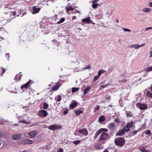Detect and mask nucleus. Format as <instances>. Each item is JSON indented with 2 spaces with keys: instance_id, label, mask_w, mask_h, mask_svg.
Returning <instances> with one entry per match:
<instances>
[{
  "instance_id": "nucleus-1",
  "label": "nucleus",
  "mask_w": 152,
  "mask_h": 152,
  "mask_svg": "<svg viewBox=\"0 0 152 152\" xmlns=\"http://www.w3.org/2000/svg\"><path fill=\"white\" fill-rule=\"evenodd\" d=\"M115 142L117 145L122 146L125 144V140L123 138L118 137L115 140Z\"/></svg>"
},
{
  "instance_id": "nucleus-2",
  "label": "nucleus",
  "mask_w": 152,
  "mask_h": 152,
  "mask_svg": "<svg viewBox=\"0 0 152 152\" xmlns=\"http://www.w3.org/2000/svg\"><path fill=\"white\" fill-rule=\"evenodd\" d=\"M61 126L59 124H53L48 126V128L51 130H55L61 129Z\"/></svg>"
},
{
  "instance_id": "nucleus-3",
  "label": "nucleus",
  "mask_w": 152,
  "mask_h": 152,
  "mask_svg": "<svg viewBox=\"0 0 152 152\" xmlns=\"http://www.w3.org/2000/svg\"><path fill=\"white\" fill-rule=\"evenodd\" d=\"M38 115L40 117H45L47 115L48 113L46 110H41L38 112Z\"/></svg>"
},
{
  "instance_id": "nucleus-4",
  "label": "nucleus",
  "mask_w": 152,
  "mask_h": 152,
  "mask_svg": "<svg viewBox=\"0 0 152 152\" xmlns=\"http://www.w3.org/2000/svg\"><path fill=\"white\" fill-rule=\"evenodd\" d=\"M108 134L104 132L101 133L99 138V139L101 140H104L107 139L108 137Z\"/></svg>"
},
{
  "instance_id": "nucleus-5",
  "label": "nucleus",
  "mask_w": 152,
  "mask_h": 152,
  "mask_svg": "<svg viewBox=\"0 0 152 152\" xmlns=\"http://www.w3.org/2000/svg\"><path fill=\"white\" fill-rule=\"evenodd\" d=\"M20 142L23 144H30L33 143V141L28 139H25L21 140Z\"/></svg>"
},
{
  "instance_id": "nucleus-6",
  "label": "nucleus",
  "mask_w": 152,
  "mask_h": 152,
  "mask_svg": "<svg viewBox=\"0 0 152 152\" xmlns=\"http://www.w3.org/2000/svg\"><path fill=\"white\" fill-rule=\"evenodd\" d=\"M134 124V122L131 121L127 124L126 126L124 128L125 130L128 132L130 130V128L132 127Z\"/></svg>"
},
{
  "instance_id": "nucleus-7",
  "label": "nucleus",
  "mask_w": 152,
  "mask_h": 152,
  "mask_svg": "<svg viewBox=\"0 0 152 152\" xmlns=\"http://www.w3.org/2000/svg\"><path fill=\"white\" fill-rule=\"evenodd\" d=\"M38 134V132L36 130L30 132L28 134L29 136V138H33L36 136Z\"/></svg>"
},
{
  "instance_id": "nucleus-8",
  "label": "nucleus",
  "mask_w": 152,
  "mask_h": 152,
  "mask_svg": "<svg viewBox=\"0 0 152 152\" xmlns=\"http://www.w3.org/2000/svg\"><path fill=\"white\" fill-rule=\"evenodd\" d=\"M22 135L19 134H15L12 135V139L14 140H18L20 139Z\"/></svg>"
},
{
  "instance_id": "nucleus-9",
  "label": "nucleus",
  "mask_w": 152,
  "mask_h": 152,
  "mask_svg": "<svg viewBox=\"0 0 152 152\" xmlns=\"http://www.w3.org/2000/svg\"><path fill=\"white\" fill-rule=\"evenodd\" d=\"M137 106L141 110H145L146 109L147 107V106L146 105L140 103L137 104Z\"/></svg>"
},
{
  "instance_id": "nucleus-10",
  "label": "nucleus",
  "mask_w": 152,
  "mask_h": 152,
  "mask_svg": "<svg viewBox=\"0 0 152 152\" xmlns=\"http://www.w3.org/2000/svg\"><path fill=\"white\" fill-rule=\"evenodd\" d=\"M142 11L145 13H149L151 12L152 10L149 7H144L142 9Z\"/></svg>"
},
{
  "instance_id": "nucleus-11",
  "label": "nucleus",
  "mask_w": 152,
  "mask_h": 152,
  "mask_svg": "<svg viewBox=\"0 0 152 152\" xmlns=\"http://www.w3.org/2000/svg\"><path fill=\"white\" fill-rule=\"evenodd\" d=\"M31 80H30L27 83L21 86V89H23L24 88L28 87L31 85Z\"/></svg>"
},
{
  "instance_id": "nucleus-12",
  "label": "nucleus",
  "mask_w": 152,
  "mask_h": 152,
  "mask_svg": "<svg viewBox=\"0 0 152 152\" xmlns=\"http://www.w3.org/2000/svg\"><path fill=\"white\" fill-rule=\"evenodd\" d=\"M78 132L81 133L83 134L85 136H86L88 134V132L86 129H81L79 130Z\"/></svg>"
},
{
  "instance_id": "nucleus-13",
  "label": "nucleus",
  "mask_w": 152,
  "mask_h": 152,
  "mask_svg": "<svg viewBox=\"0 0 152 152\" xmlns=\"http://www.w3.org/2000/svg\"><path fill=\"white\" fill-rule=\"evenodd\" d=\"M116 126V124L114 123L110 124L108 126V128L111 130H114Z\"/></svg>"
},
{
  "instance_id": "nucleus-14",
  "label": "nucleus",
  "mask_w": 152,
  "mask_h": 152,
  "mask_svg": "<svg viewBox=\"0 0 152 152\" xmlns=\"http://www.w3.org/2000/svg\"><path fill=\"white\" fill-rule=\"evenodd\" d=\"M126 132H127V131L125 130V128H124L123 129L120 130L117 133V135L119 136L123 135Z\"/></svg>"
},
{
  "instance_id": "nucleus-15",
  "label": "nucleus",
  "mask_w": 152,
  "mask_h": 152,
  "mask_svg": "<svg viewBox=\"0 0 152 152\" xmlns=\"http://www.w3.org/2000/svg\"><path fill=\"white\" fill-rule=\"evenodd\" d=\"M40 10V9L39 8H37L35 7H34L33 8V14L36 13L38 12Z\"/></svg>"
},
{
  "instance_id": "nucleus-16",
  "label": "nucleus",
  "mask_w": 152,
  "mask_h": 152,
  "mask_svg": "<svg viewBox=\"0 0 152 152\" xmlns=\"http://www.w3.org/2000/svg\"><path fill=\"white\" fill-rule=\"evenodd\" d=\"M77 103L76 102H72L70 105V106L73 109L77 106Z\"/></svg>"
},
{
  "instance_id": "nucleus-17",
  "label": "nucleus",
  "mask_w": 152,
  "mask_h": 152,
  "mask_svg": "<svg viewBox=\"0 0 152 152\" xmlns=\"http://www.w3.org/2000/svg\"><path fill=\"white\" fill-rule=\"evenodd\" d=\"M145 72H148L152 71V66H148L144 69Z\"/></svg>"
},
{
  "instance_id": "nucleus-18",
  "label": "nucleus",
  "mask_w": 152,
  "mask_h": 152,
  "mask_svg": "<svg viewBox=\"0 0 152 152\" xmlns=\"http://www.w3.org/2000/svg\"><path fill=\"white\" fill-rule=\"evenodd\" d=\"M102 130L103 129H100L96 132L94 137L95 138L97 137L101 133V132H102Z\"/></svg>"
},
{
  "instance_id": "nucleus-19",
  "label": "nucleus",
  "mask_w": 152,
  "mask_h": 152,
  "mask_svg": "<svg viewBox=\"0 0 152 152\" xmlns=\"http://www.w3.org/2000/svg\"><path fill=\"white\" fill-rule=\"evenodd\" d=\"M90 18L89 17L85 18L82 20V21L84 23H88L90 21Z\"/></svg>"
},
{
  "instance_id": "nucleus-20",
  "label": "nucleus",
  "mask_w": 152,
  "mask_h": 152,
  "mask_svg": "<svg viewBox=\"0 0 152 152\" xmlns=\"http://www.w3.org/2000/svg\"><path fill=\"white\" fill-rule=\"evenodd\" d=\"M139 44H136L134 45H132L130 46V47L131 48H134L135 49H137L139 48Z\"/></svg>"
},
{
  "instance_id": "nucleus-21",
  "label": "nucleus",
  "mask_w": 152,
  "mask_h": 152,
  "mask_svg": "<svg viewBox=\"0 0 152 152\" xmlns=\"http://www.w3.org/2000/svg\"><path fill=\"white\" fill-rule=\"evenodd\" d=\"M55 100L57 102H59L61 100V96L60 95L56 96L55 98Z\"/></svg>"
},
{
  "instance_id": "nucleus-22",
  "label": "nucleus",
  "mask_w": 152,
  "mask_h": 152,
  "mask_svg": "<svg viewBox=\"0 0 152 152\" xmlns=\"http://www.w3.org/2000/svg\"><path fill=\"white\" fill-rule=\"evenodd\" d=\"M91 88L90 86L86 88L84 92V95L87 94L88 92V91L90 90Z\"/></svg>"
},
{
  "instance_id": "nucleus-23",
  "label": "nucleus",
  "mask_w": 152,
  "mask_h": 152,
  "mask_svg": "<svg viewBox=\"0 0 152 152\" xmlns=\"http://www.w3.org/2000/svg\"><path fill=\"white\" fill-rule=\"evenodd\" d=\"M1 122H0V124H3L4 123H10L9 121L8 120H3V119H1Z\"/></svg>"
},
{
  "instance_id": "nucleus-24",
  "label": "nucleus",
  "mask_w": 152,
  "mask_h": 152,
  "mask_svg": "<svg viewBox=\"0 0 152 152\" xmlns=\"http://www.w3.org/2000/svg\"><path fill=\"white\" fill-rule=\"evenodd\" d=\"M99 121L100 122H102L105 120V118L103 116H101L99 118Z\"/></svg>"
},
{
  "instance_id": "nucleus-25",
  "label": "nucleus",
  "mask_w": 152,
  "mask_h": 152,
  "mask_svg": "<svg viewBox=\"0 0 152 152\" xmlns=\"http://www.w3.org/2000/svg\"><path fill=\"white\" fill-rule=\"evenodd\" d=\"M82 111L81 110H76L75 111V113L77 115H78L82 113Z\"/></svg>"
},
{
  "instance_id": "nucleus-26",
  "label": "nucleus",
  "mask_w": 152,
  "mask_h": 152,
  "mask_svg": "<svg viewBox=\"0 0 152 152\" xmlns=\"http://www.w3.org/2000/svg\"><path fill=\"white\" fill-rule=\"evenodd\" d=\"M19 122L21 123H23V124H30V123L29 122H27L25 120H20L19 121Z\"/></svg>"
},
{
  "instance_id": "nucleus-27",
  "label": "nucleus",
  "mask_w": 152,
  "mask_h": 152,
  "mask_svg": "<svg viewBox=\"0 0 152 152\" xmlns=\"http://www.w3.org/2000/svg\"><path fill=\"white\" fill-rule=\"evenodd\" d=\"M79 89V88H72V92L73 93H75Z\"/></svg>"
},
{
  "instance_id": "nucleus-28",
  "label": "nucleus",
  "mask_w": 152,
  "mask_h": 152,
  "mask_svg": "<svg viewBox=\"0 0 152 152\" xmlns=\"http://www.w3.org/2000/svg\"><path fill=\"white\" fill-rule=\"evenodd\" d=\"M58 88H59L58 86H57L56 85V86H53L52 87V90L53 91H55L57 90Z\"/></svg>"
},
{
  "instance_id": "nucleus-29",
  "label": "nucleus",
  "mask_w": 152,
  "mask_h": 152,
  "mask_svg": "<svg viewBox=\"0 0 152 152\" xmlns=\"http://www.w3.org/2000/svg\"><path fill=\"white\" fill-rule=\"evenodd\" d=\"M80 141L79 140H77L75 141H72V142L73 144H74L75 145H77L78 144H79L80 142Z\"/></svg>"
},
{
  "instance_id": "nucleus-30",
  "label": "nucleus",
  "mask_w": 152,
  "mask_h": 152,
  "mask_svg": "<svg viewBox=\"0 0 152 152\" xmlns=\"http://www.w3.org/2000/svg\"><path fill=\"white\" fill-rule=\"evenodd\" d=\"M48 107V105L46 103H44L43 104V108L44 109H47Z\"/></svg>"
},
{
  "instance_id": "nucleus-31",
  "label": "nucleus",
  "mask_w": 152,
  "mask_h": 152,
  "mask_svg": "<svg viewBox=\"0 0 152 152\" xmlns=\"http://www.w3.org/2000/svg\"><path fill=\"white\" fill-rule=\"evenodd\" d=\"M66 10L67 11V12L69 10H74V8L71 6H69L67 7L66 8Z\"/></svg>"
},
{
  "instance_id": "nucleus-32",
  "label": "nucleus",
  "mask_w": 152,
  "mask_h": 152,
  "mask_svg": "<svg viewBox=\"0 0 152 152\" xmlns=\"http://www.w3.org/2000/svg\"><path fill=\"white\" fill-rule=\"evenodd\" d=\"M146 96L151 97H152V93L150 91H148L146 93Z\"/></svg>"
},
{
  "instance_id": "nucleus-33",
  "label": "nucleus",
  "mask_w": 152,
  "mask_h": 152,
  "mask_svg": "<svg viewBox=\"0 0 152 152\" xmlns=\"http://www.w3.org/2000/svg\"><path fill=\"white\" fill-rule=\"evenodd\" d=\"M104 71L103 70H101L99 71L98 72V75H99V77L102 74L104 73Z\"/></svg>"
},
{
  "instance_id": "nucleus-34",
  "label": "nucleus",
  "mask_w": 152,
  "mask_h": 152,
  "mask_svg": "<svg viewBox=\"0 0 152 152\" xmlns=\"http://www.w3.org/2000/svg\"><path fill=\"white\" fill-rule=\"evenodd\" d=\"M22 75H17L16 76V77L15 79L16 80H17L18 79L20 80V79Z\"/></svg>"
},
{
  "instance_id": "nucleus-35",
  "label": "nucleus",
  "mask_w": 152,
  "mask_h": 152,
  "mask_svg": "<svg viewBox=\"0 0 152 152\" xmlns=\"http://www.w3.org/2000/svg\"><path fill=\"white\" fill-rule=\"evenodd\" d=\"M64 20H65L64 18H62L60 20V21H59L57 23L58 24H60V23H62L64 21Z\"/></svg>"
},
{
  "instance_id": "nucleus-36",
  "label": "nucleus",
  "mask_w": 152,
  "mask_h": 152,
  "mask_svg": "<svg viewBox=\"0 0 152 152\" xmlns=\"http://www.w3.org/2000/svg\"><path fill=\"white\" fill-rule=\"evenodd\" d=\"M93 4L92 5V7L94 9H96L98 5L97 3H93Z\"/></svg>"
},
{
  "instance_id": "nucleus-37",
  "label": "nucleus",
  "mask_w": 152,
  "mask_h": 152,
  "mask_svg": "<svg viewBox=\"0 0 152 152\" xmlns=\"http://www.w3.org/2000/svg\"><path fill=\"white\" fill-rule=\"evenodd\" d=\"M101 148L99 145H95L94 147V149L95 150H98Z\"/></svg>"
},
{
  "instance_id": "nucleus-38",
  "label": "nucleus",
  "mask_w": 152,
  "mask_h": 152,
  "mask_svg": "<svg viewBox=\"0 0 152 152\" xmlns=\"http://www.w3.org/2000/svg\"><path fill=\"white\" fill-rule=\"evenodd\" d=\"M91 67V66L90 65H86L85 67L84 68L83 70H85L86 69H89Z\"/></svg>"
},
{
  "instance_id": "nucleus-39",
  "label": "nucleus",
  "mask_w": 152,
  "mask_h": 152,
  "mask_svg": "<svg viewBox=\"0 0 152 152\" xmlns=\"http://www.w3.org/2000/svg\"><path fill=\"white\" fill-rule=\"evenodd\" d=\"M141 151L142 152H149L148 150H146L144 148H142L141 150Z\"/></svg>"
},
{
  "instance_id": "nucleus-40",
  "label": "nucleus",
  "mask_w": 152,
  "mask_h": 152,
  "mask_svg": "<svg viewBox=\"0 0 152 152\" xmlns=\"http://www.w3.org/2000/svg\"><path fill=\"white\" fill-rule=\"evenodd\" d=\"M112 12L111 11H108L106 13V15H107L108 17H109V16L111 15L112 14Z\"/></svg>"
},
{
  "instance_id": "nucleus-41",
  "label": "nucleus",
  "mask_w": 152,
  "mask_h": 152,
  "mask_svg": "<svg viewBox=\"0 0 152 152\" xmlns=\"http://www.w3.org/2000/svg\"><path fill=\"white\" fill-rule=\"evenodd\" d=\"M99 77V75H97L95 76L94 77V79L93 80V81H95L97 80Z\"/></svg>"
},
{
  "instance_id": "nucleus-42",
  "label": "nucleus",
  "mask_w": 152,
  "mask_h": 152,
  "mask_svg": "<svg viewBox=\"0 0 152 152\" xmlns=\"http://www.w3.org/2000/svg\"><path fill=\"white\" fill-rule=\"evenodd\" d=\"M145 134L146 135L150 134H151L150 131L149 130L146 131L145 132Z\"/></svg>"
},
{
  "instance_id": "nucleus-43",
  "label": "nucleus",
  "mask_w": 152,
  "mask_h": 152,
  "mask_svg": "<svg viewBox=\"0 0 152 152\" xmlns=\"http://www.w3.org/2000/svg\"><path fill=\"white\" fill-rule=\"evenodd\" d=\"M122 29L124 30L125 31H129L131 32V31L128 28H122Z\"/></svg>"
},
{
  "instance_id": "nucleus-44",
  "label": "nucleus",
  "mask_w": 152,
  "mask_h": 152,
  "mask_svg": "<svg viewBox=\"0 0 152 152\" xmlns=\"http://www.w3.org/2000/svg\"><path fill=\"white\" fill-rule=\"evenodd\" d=\"M137 132V131H134L132 132V134L133 135H134L136 134Z\"/></svg>"
},
{
  "instance_id": "nucleus-45",
  "label": "nucleus",
  "mask_w": 152,
  "mask_h": 152,
  "mask_svg": "<svg viewBox=\"0 0 152 152\" xmlns=\"http://www.w3.org/2000/svg\"><path fill=\"white\" fill-rule=\"evenodd\" d=\"M114 121L115 122L118 123H120L119 119L118 118H117L115 119V120Z\"/></svg>"
},
{
  "instance_id": "nucleus-46",
  "label": "nucleus",
  "mask_w": 152,
  "mask_h": 152,
  "mask_svg": "<svg viewBox=\"0 0 152 152\" xmlns=\"http://www.w3.org/2000/svg\"><path fill=\"white\" fill-rule=\"evenodd\" d=\"M126 114H127V116H128L131 117L132 116L131 113L130 112H127Z\"/></svg>"
},
{
  "instance_id": "nucleus-47",
  "label": "nucleus",
  "mask_w": 152,
  "mask_h": 152,
  "mask_svg": "<svg viewBox=\"0 0 152 152\" xmlns=\"http://www.w3.org/2000/svg\"><path fill=\"white\" fill-rule=\"evenodd\" d=\"M95 109L96 110H97L99 109V105H97L95 107Z\"/></svg>"
},
{
  "instance_id": "nucleus-48",
  "label": "nucleus",
  "mask_w": 152,
  "mask_h": 152,
  "mask_svg": "<svg viewBox=\"0 0 152 152\" xmlns=\"http://www.w3.org/2000/svg\"><path fill=\"white\" fill-rule=\"evenodd\" d=\"M148 5L149 7H152V2H150L148 3Z\"/></svg>"
},
{
  "instance_id": "nucleus-49",
  "label": "nucleus",
  "mask_w": 152,
  "mask_h": 152,
  "mask_svg": "<svg viewBox=\"0 0 152 152\" xmlns=\"http://www.w3.org/2000/svg\"><path fill=\"white\" fill-rule=\"evenodd\" d=\"M152 29V27H149L145 28V30L147 31L149 30Z\"/></svg>"
},
{
  "instance_id": "nucleus-50",
  "label": "nucleus",
  "mask_w": 152,
  "mask_h": 152,
  "mask_svg": "<svg viewBox=\"0 0 152 152\" xmlns=\"http://www.w3.org/2000/svg\"><path fill=\"white\" fill-rule=\"evenodd\" d=\"M108 85V84H107L106 85H102V86H101L100 87L101 88H105V87L107 86Z\"/></svg>"
},
{
  "instance_id": "nucleus-51",
  "label": "nucleus",
  "mask_w": 152,
  "mask_h": 152,
  "mask_svg": "<svg viewBox=\"0 0 152 152\" xmlns=\"http://www.w3.org/2000/svg\"><path fill=\"white\" fill-rule=\"evenodd\" d=\"M6 56L7 57V55L8 56V58H7V59L8 60H9V58H10V57H9V56H10V55L9 54V53H7L6 54Z\"/></svg>"
},
{
  "instance_id": "nucleus-52",
  "label": "nucleus",
  "mask_w": 152,
  "mask_h": 152,
  "mask_svg": "<svg viewBox=\"0 0 152 152\" xmlns=\"http://www.w3.org/2000/svg\"><path fill=\"white\" fill-rule=\"evenodd\" d=\"M58 152H63V150L62 148H60Z\"/></svg>"
},
{
  "instance_id": "nucleus-53",
  "label": "nucleus",
  "mask_w": 152,
  "mask_h": 152,
  "mask_svg": "<svg viewBox=\"0 0 152 152\" xmlns=\"http://www.w3.org/2000/svg\"><path fill=\"white\" fill-rule=\"evenodd\" d=\"M145 45V44L144 43H143V44H142L141 45H139V47L140 48V47H143V46H144Z\"/></svg>"
},
{
  "instance_id": "nucleus-54",
  "label": "nucleus",
  "mask_w": 152,
  "mask_h": 152,
  "mask_svg": "<svg viewBox=\"0 0 152 152\" xmlns=\"http://www.w3.org/2000/svg\"><path fill=\"white\" fill-rule=\"evenodd\" d=\"M103 129L102 132L104 131L105 132H107L108 131V130L107 129Z\"/></svg>"
},
{
  "instance_id": "nucleus-55",
  "label": "nucleus",
  "mask_w": 152,
  "mask_h": 152,
  "mask_svg": "<svg viewBox=\"0 0 152 152\" xmlns=\"http://www.w3.org/2000/svg\"><path fill=\"white\" fill-rule=\"evenodd\" d=\"M61 85L59 82H58L56 84V86H58V88L61 86Z\"/></svg>"
},
{
  "instance_id": "nucleus-56",
  "label": "nucleus",
  "mask_w": 152,
  "mask_h": 152,
  "mask_svg": "<svg viewBox=\"0 0 152 152\" xmlns=\"http://www.w3.org/2000/svg\"><path fill=\"white\" fill-rule=\"evenodd\" d=\"M110 99V96H108L105 99Z\"/></svg>"
},
{
  "instance_id": "nucleus-57",
  "label": "nucleus",
  "mask_w": 152,
  "mask_h": 152,
  "mask_svg": "<svg viewBox=\"0 0 152 152\" xmlns=\"http://www.w3.org/2000/svg\"><path fill=\"white\" fill-rule=\"evenodd\" d=\"M97 2V0H94L93 1V3H95L96 2Z\"/></svg>"
},
{
  "instance_id": "nucleus-58",
  "label": "nucleus",
  "mask_w": 152,
  "mask_h": 152,
  "mask_svg": "<svg viewBox=\"0 0 152 152\" xmlns=\"http://www.w3.org/2000/svg\"><path fill=\"white\" fill-rule=\"evenodd\" d=\"M2 70H3V71H2V74H3L4 72H5V70L3 68H2Z\"/></svg>"
},
{
  "instance_id": "nucleus-59",
  "label": "nucleus",
  "mask_w": 152,
  "mask_h": 152,
  "mask_svg": "<svg viewBox=\"0 0 152 152\" xmlns=\"http://www.w3.org/2000/svg\"><path fill=\"white\" fill-rule=\"evenodd\" d=\"M67 113V112L66 111H65L64 113V114L65 115Z\"/></svg>"
},
{
  "instance_id": "nucleus-60",
  "label": "nucleus",
  "mask_w": 152,
  "mask_h": 152,
  "mask_svg": "<svg viewBox=\"0 0 152 152\" xmlns=\"http://www.w3.org/2000/svg\"><path fill=\"white\" fill-rule=\"evenodd\" d=\"M13 15L14 16H15L16 15V12H14L13 13Z\"/></svg>"
},
{
  "instance_id": "nucleus-61",
  "label": "nucleus",
  "mask_w": 152,
  "mask_h": 152,
  "mask_svg": "<svg viewBox=\"0 0 152 152\" xmlns=\"http://www.w3.org/2000/svg\"><path fill=\"white\" fill-rule=\"evenodd\" d=\"M150 57H152V52H151V54L150 56Z\"/></svg>"
},
{
  "instance_id": "nucleus-62",
  "label": "nucleus",
  "mask_w": 152,
  "mask_h": 152,
  "mask_svg": "<svg viewBox=\"0 0 152 152\" xmlns=\"http://www.w3.org/2000/svg\"><path fill=\"white\" fill-rule=\"evenodd\" d=\"M150 89L151 90V91L152 92V85L151 86L150 88Z\"/></svg>"
},
{
  "instance_id": "nucleus-63",
  "label": "nucleus",
  "mask_w": 152,
  "mask_h": 152,
  "mask_svg": "<svg viewBox=\"0 0 152 152\" xmlns=\"http://www.w3.org/2000/svg\"><path fill=\"white\" fill-rule=\"evenodd\" d=\"M76 18V17H75V16H74V17H73V18H72V19H75Z\"/></svg>"
},
{
  "instance_id": "nucleus-64",
  "label": "nucleus",
  "mask_w": 152,
  "mask_h": 152,
  "mask_svg": "<svg viewBox=\"0 0 152 152\" xmlns=\"http://www.w3.org/2000/svg\"><path fill=\"white\" fill-rule=\"evenodd\" d=\"M115 21L117 22V23H118L119 22L118 20H116Z\"/></svg>"
}]
</instances>
